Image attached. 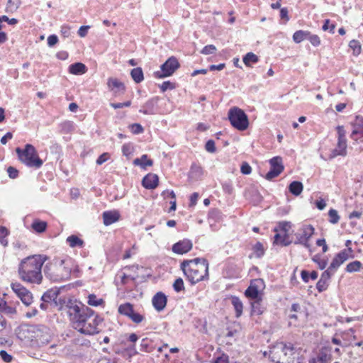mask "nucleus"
<instances>
[{"label":"nucleus","instance_id":"1","mask_svg":"<svg viewBox=\"0 0 363 363\" xmlns=\"http://www.w3.org/2000/svg\"><path fill=\"white\" fill-rule=\"evenodd\" d=\"M66 307L72 327L80 333L91 335L99 333L98 325L103 321L97 313L83 305L79 306L69 301Z\"/></svg>","mask_w":363,"mask_h":363},{"label":"nucleus","instance_id":"2","mask_svg":"<svg viewBox=\"0 0 363 363\" xmlns=\"http://www.w3.org/2000/svg\"><path fill=\"white\" fill-rule=\"evenodd\" d=\"M47 259L48 257L43 255H34L23 259L18 268L19 278L24 282L41 284L42 267Z\"/></svg>","mask_w":363,"mask_h":363},{"label":"nucleus","instance_id":"3","mask_svg":"<svg viewBox=\"0 0 363 363\" xmlns=\"http://www.w3.org/2000/svg\"><path fill=\"white\" fill-rule=\"evenodd\" d=\"M180 268L191 285L208 279L209 264L205 258L184 259L181 263Z\"/></svg>","mask_w":363,"mask_h":363},{"label":"nucleus","instance_id":"4","mask_svg":"<svg viewBox=\"0 0 363 363\" xmlns=\"http://www.w3.org/2000/svg\"><path fill=\"white\" fill-rule=\"evenodd\" d=\"M74 262L70 257L55 258L52 262L44 267V274L53 281H65L70 278Z\"/></svg>","mask_w":363,"mask_h":363},{"label":"nucleus","instance_id":"5","mask_svg":"<svg viewBox=\"0 0 363 363\" xmlns=\"http://www.w3.org/2000/svg\"><path fill=\"white\" fill-rule=\"evenodd\" d=\"M16 152L19 160L28 167L39 169L43 164V161L38 157L35 147L30 144H26L24 149L17 147Z\"/></svg>","mask_w":363,"mask_h":363},{"label":"nucleus","instance_id":"6","mask_svg":"<svg viewBox=\"0 0 363 363\" xmlns=\"http://www.w3.org/2000/svg\"><path fill=\"white\" fill-rule=\"evenodd\" d=\"M228 118L231 125L239 130H245L249 125L247 114L238 107H233L230 109Z\"/></svg>","mask_w":363,"mask_h":363},{"label":"nucleus","instance_id":"7","mask_svg":"<svg viewBox=\"0 0 363 363\" xmlns=\"http://www.w3.org/2000/svg\"><path fill=\"white\" fill-rule=\"evenodd\" d=\"M179 67L180 65L177 57L172 56L161 65L160 71H157L154 73V76L158 79L170 77Z\"/></svg>","mask_w":363,"mask_h":363},{"label":"nucleus","instance_id":"8","mask_svg":"<svg viewBox=\"0 0 363 363\" xmlns=\"http://www.w3.org/2000/svg\"><path fill=\"white\" fill-rule=\"evenodd\" d=\"M315 229L311 225H303L298 232L295 234L296 240L294 242V245H301L307 249H310L311 245L309 244V240L314 234Z\"/></svg>","mask_w":363,"mask_h":363},{"label":"nucleus","instance_id":"9","mask_svg":"<svg viewBox=\"0 0 363 363\" xmlns=\"http://www.w3.org/2000/svg\"><path fill=\"white\" fill-rule=\"evenodd\" d=\"M11 287L17 296L26 306H29L32 303V294L20 283H12Z\"/></svg>","mask_w":363,"mask_h":363},{"label":"nucleus","instance_id":"10","mask_svg":"<svg viewBox=\"0 0 363 363\" xmlns=\"http://www.w3.org/2000/svg\"><path fill=\"white\" fill-rule=\"evenodd\" d=\"M270 169L266 174L265 179L272 180V179L278 177L284 170L282 164V160L279 157H274L269 160Z\"/></svg>","mask_w":363,"mask_h":363},{"label":"nucleus","instance_id":"11","mask_svg":"<svg viewBox=\"0 0 363 363\" xmlns=\"http://www.w3.org/2000/svg\"><path fill=\"white\" fill-rule=\"evenodd\" d=\"M263 286L264 281L261 279L252 281L245 291V296L254 300L260 298V289Z\"/></svg>","mask_w":363,"mask_h":363},{"label":"nucleus","instance_id":"12","mask_svg":"<svg viewBox=\"0 0 363 363\" xmlns=\"http://www.w3.org/2000/svg\"><path fill=\"white\" fill-rule=\"evenodd\" d=\"M351 125L353 127V130L350 138L356 141L360 140L361 142H363V116H357Z\"/></svg>","mask_w":363,"mask_h":363},{"label":"nucleus","instance_id":"13","mask_svg":"<svg viewBox=\"0 0 363 363\" xmlns=\"http://www.w3.org/2000/svg\"><path fill=\"white\" fill-rule=\"evenodd\" d=\"M193 247L191 240L189 239H183L172 245V250L174 253L183 255L189 252Z\"/></svg>","mask_w":363,"mask_h":363},{"label":"nucleus","instance_id":"14","mask_svg":"<svg viewBox=\"0 0 363 363\" xmlns=\"http://www.w3.org/2000/svg\"><path fill=\"white\" fill-rule=\"evenodd\" d=\"M160 100L158 96H155L147 100L139 112L146 115H152L157 113V104Z\"/></svg>","mask_w":363,"mask_h":363},{"label":"nucleus","instance_id":"15","mask_svg":"<svg viewBox=\"0 0 363 363\" xmlns=\"http://www.w3.org/2000/svg\"><path fill=\"white\" fill-rule=\"evenodd\" d=\"M349 258L348 252L346 250H343L337 253L333 258L328 269L332 272H335L337 269Z\"/></svg>","mask_w":363,"mask_h":363},{"label":"nucleus","instance_id":"16","mask_svg":"<svg viewBox=\"0 0 363 363\" xmlns=\"http://www.w3.org/2000/svg\"><path fill=\"white\" fill-rule=\"evenodd\" d=\"M107 86L108 89L111 91L115 95L123 94L125 91V86L124 84L116 78H108L107 80Z\"/></svg>","mask_w":363,"mask_h":363},{"label":"nucleus","instance_id":"17","mask_svg":"<svg viewBox=\"0 0 363 363\" xmlns=\"http://www.w3.org/2000/svg\"><path fill=\"white\" fill-rule=\"evenodd\" d=\"M167 298L165 294L162 292H157L152 297V303L156 311L160 312L164 310L167 305Z\"/></svg>","mask_w":363,"mask_h":363},{"label":"nucleus","instance_id":"18","mask_svg":"<svg viewBox=\"0 0 363 363\" xmlns=\"http://www.w3.org/2000/svg\"><path fill=\"white\" fill-rule=\"evenodd\" d=\"M333 273V272L328 269L322 273L320 279L316 284V289L319 292H323L328 289L329 285L328 282Z\"/></svg>","mask_w":363,"mask_h":363},{"label":"nucleus","instance_id":"19","mask_svg":"<svg viewBox=\"0 0 363 363\" xmlns=\"http://www.w3.org/2000/svg\"><path fill=\"white\" fill-rule=\"evenodd\" d=\"M159 177L155 174L149 173L142 180V185L147 189H154L158 186Z\"/></svg>","mask_w":363,"mask_h":363},{"label":"nucleus","instance_id":"20","mask_svg":"<svg viewBox=\"0 0 363 363\" xmlns=\"http://www.w3.org/2000/svg\"><path fill=\"white\" fill-rule=\"evenodd\" d=\"M120 218V214L116 211H104L103 213V219L104 224L106 226L110 225L116 221H118Z\"/></svg>","mask_w":363,"mask_h":363},{"label":"nucleus","instance_id":"21","mask_svg":"<svg viewBox=\"0 0 363 363\" xmlns=\"http://www.w3.org/2000/svg\"><path fill=\"white\" fill-rule=\"evenodd\" d=\"M203 174V169L202 167L196 164L193 163L191 166L189 172V178L192 180H198L201 178Z\"/></svg>","mask_w":363,"mask_h":363},{"label":"nucleus","instance_id":"22","mask_svg":"<svg viewBox=\"0 0 363 363\" xmlns=\"http://www.w3.org/2000/svg\"><path fill=\"white\" fill-rule=\"evenodd\" d=\"M87 70L84 64L81 62H75L69 65V72L75 75L84 74Z\"/></svg>","mask_w":363,"mask_h":363},{"label":"nucleus","instance_id":"23","mask_svg":"<svg viewBox=\"0 0 363 363\" xmlns=\"http://www.w3.org/2000/svg\"><path fill=\"white\" fill-rule=\"evenodd\" d=\"M133 164L140 166L143 169H146L147 166L150 167L153 164V161L151 159H148L147 155H143L140 157L135 158L133 160Z\"/></svg>","mask_w":363,"mask_h":363},{"label":"nucleus","instance_id":"24","mask_svg":"<svg viewBox=\"0 0 363 363\" xmlns=\"http://www.w3.org/2000/svg\"><path fill=\"white\" fill-rule=\"evenodd\" d=\"M231 303L233 306L234 310L235 311L236 318H239L242 314L243 310V304L241 300L235 296H232L230 297Z\"/></svg>","mask_w":363,"mask_h":363},{"label":"nucleus","instance_id":"25","mask_svg":"<svg viewBox=\"0 0 363 363\" xmlns=\"http://www.w3.org/2000/svg\"><path fill=\"white\" fill-rule=\"evenodd\" d=\"M0 312L10 317H13L16 313V308L8 305L7 302L0 299Z\"/></svg>","mask_w":363,"mask_h":363},{"label":"nucleus","instance_id":"26","mask_svg":"<svg viewBox=\"0 0 363 363\" xmlns=\"http://www.w3.org/2000/svg\"><path fill=\"white\" fill-rule=\"evenodd\" d=\"M274 244L281 245L282 246H288L289 245L292 241L289 240L288 234L281 235L280 233H277L274 237Z\"/></svg>","mask_w":363,"mask_h":363},{"label":"nucleus","instance_id":"27","mask_svg":"<svg viewBox=\"0 0 363 363\" xmlns=\"http://www.w3.org/2000/svg\"><path fill=\"white\" fill-rule=\"evenodd\" d=\"M277 347L281 350V351L284 354L285 356L288 354H293L294 353L295 347L294 345L291 342H279L277 345Z\"/></svg>","mask_w":363,"mask_h":363},{"label":"nucleus","instance_id":"28","mask_svg":"<svg viewBox=\"0 0 363 363\" xmlns=\"http://www.w3.org/2000/svg\"><path fill=\"white\" fill-rule=\"evenodd\" d=\"M58 291L54 289L48 290L41 296V301L43 302H48L49 303L52 301H55L58 296Z\"/></svg>","mask_w":363,"mask_h":363},{"label":"nucleus","instance_id":"29","mask_svg":"<svg viewBox=\"0 0 363 363\" xmlns=\"http://www.w3.org/2000/svg\"><path fill=\"white\" fill-rule=\"evenodd\" d=\"M252 250L253 251V255L256 258L262 257L266 251V248L264 247L263 244L259 241L252 245Z\"/></svg>","mask_w":363,"mask_h":363},{"label":"nucleus","instance_id":"30","mask_svg":"<svg viewBox=\"0 0 363 363\" xmlns=\"http://www.w3.org/2000/svg\"><path fill=\"white\" fill-rule=\"evenodd\" d=\"M303 189V184L301 182L294 181L289 186V191L294 196H298L301 194Z\"/></svg>","mask_w":363,"mask_h":363},{"label":"nucleus","instance_id":"31","mask_svg":"<svg viewBox=\"0 0 363 363\" xmlns=\"http://www.w3.org/2000/svg\"><path fill=\"white\" fill-rule=\"evenodd\" d=\"M67 242L71 247H83L84 244V241L82 239H80L79 238L74 235L69 236L67 238Z\"/></svg>","mask_w":363,"mask_h":363},{"label":"nucleus","instance_id":"32","mask_svg":"<svg viewBox=\"0 0 363 363\" xmlns=\"http://www.w3.org/2000/svg\"><path fill=\"white\" fill-rule=\"evenodd\" d=\"M262 298L255 299L251 303L252 306V315H261L264 312V308L261 304Z\"/></svg>","mask_w":363,"mask_h":363},{"label":"nucleus","instance_id":"33","mask_svg":"<svg viewBox=\"0 0 363 363\" xmlns=\"http://www.w3.org/2000/svg\"><path fill=\"white\" fill-rule=\"evenodd\" d=\"M130 75L133 81L138 84L144 79L143 72L142 68L136 67L131 70Z\"/></svg>","mask_w":363,"mask_h":363},{"label":"nucleus","instance_id":"34","mask_svg":"<svg viewBox=\"0 0 363 363\" xmlns=\"http://www.w3.org/2000/svg\"><path fill=\"white\" fill-rule=\"evenodd\" d=\"M133 311L134 310L133 305L130 303L121 304L118 307V313L128 318L130 316Z\"/></svg>","mask_w":363,"mask_h":363},{"label":"nucleus","instance_id":"35","mask_svg":"<svg viewBox=\"0 0 363 363\" xmlns=\"http://www.w3.org/2000/svg\"><path fill=\"white\" fill-rule=\"evenodd\" d=\"M242 61L247 67H251V64H255L259 61V57L257 55L250 52H247L243 57Z\"/></svg>","mask_w":363,"mask_h":363},{"label":"nucleus","instance_id":"36","mask_svg":"<svg viewBox=\"0 0 363 363\" xmlns=\"http://www.w3.org/2000/svg\"><path fill=\"white\" fill-rule=\"evenodd\" d=\"M309 31L299 30L296 31L293 35V40L296 43H300L303 40L308 38Z\"/></svg>","mask_w":363,"mask_h":363},{"label":"nucleus","instance_id":"37","mask_svg":"<svg viewBox=\"0 0 363 363\" xmlns=\"http://www.w3.org/2000/svg\"><path fill=\"white\" fill-rule=\"evenodd\" d=\"M47 226L48 225L45 221L40 220H35L32 223L33 229L38 233L45 232L47 228Z\"/></svg>","mask_w":363,"mask_h":363},{"label":"nucleus","instance_id":"38","mask_svg":"<svg viewBox=\"0 0 363 363\" xmlns=\"http://www.w3.org/2000/svg\"><path fill=\"white\" fill-rule=\"evenodd\" d=\"M152 342L147 338H143L140 342V350L145 352H151L153 351Z\"/></svg>","mask_w":363,"mask_h":363},{"label":"nucleus","instance_id":"39","mask_svg":"<svg viewBox=\"0 0 363 363\" xmlns=\"http://www.w3.org/2000/svg\"><path fill=\"white\" fill-rule=\"evenodd\" d=\"M291 225L290 222L282 221L279 222L277 227L274 228V230L275 232L281 231L284 234H288L289 229L291 228Z\"/></svg>","mask_w":363,"mask_h":363},{"label":"nucleus","instance_id":"40","mask_svg":"<svg viewBox=\"0 0 363 363\" xmlns=\"http://www.w3.org/2000/svg\"><path fill=\"white\" fill-rule=\"evenodd\" d=\"M362 267V264L357 260L349 263L346 267V272L352 273L359 272Z\"/></svg>","mask_w":363,"mask_h":363},{"label":"nucleus","instance_id":"41","mask_svg":"<svg viewBox=\"0 0 363 363\" xmlns=\"http://www.w3.org/2000/svg\"><path fill=\"white\" fill-rule=\"evenodd\" d=\"M104 303L102 298H97L95 294H89L88 296L87 303L92 306H99Z\"/></svg>","mask_w":363,"mask_h":363},{"label":"nucleus","instance_id":"42","mask_svg":"<svg viewBox=\"0 0 363 363\" xmlns=\"http://www.w3.org/2000/svg\"><path fill=\"white\" fill-rule=\"evenodd\" d=\"M349 47L353 50V55L355 56L361 53V45L357 40H352L349 43Z\"/></svg>","mask_w":363,"mask_h":363},{"label":"nucleus","instance_id":"43","mask_svg":"<svg viewBox=\"0 0 363 363\" xmlns=\"http://www.w3.org/2000/svg\"><path fill=\"white\" fill-rule=\"evenodd\" d=\"M9 234V232L6 227L0 226V243L4 246H7L8 245L6 237Z\"/></svg>","mask_w":363,"mask_h":363},{"label":"nucleus","instance_id":"44","mask_svg":"<svg viewBox=\"0 0 363 363\" xmlns=\"http://www.w3.org/2000/svg\"><path fill=\"white\" fill-rule=\"evenodd\" d=\"M313 361L317 363H330V355L322 351L318 354L317 359Z\"/></svg>","mask_w":363,"mask_h":363},{"label":"nucleus","instance_id":"45","mask_svg":"<svg viewBox=\"0 0 363 363\" xmlns=\"http://www.w3.org/2000/svg\"><path fill=\"white\" fill-rule=\"evenodd\" d=\"M329 222L333 224H336L340 220V216L336 210L331 208L328 211Z\"/></svg>","mask_w":363,"mask_h":363},{"label":"nucleus","instance_id":"46","mask_svg":"<svg viewBox=\"0 0 363 363\" xmlns=\"http://www.w3.org/2000/svg\"><path fill=\"white\" fill-rule=\"evenodd\" d=\"M21 0H8L6 9L8 11H16L21 5Z\"/></svg>","mask_w":363,"mask_h":363},{"label":"nucleus","instance_id":"47","mask_svg":"<svg viewBox=\"0 0 363 363\" xmlns=\"http://www.w3.org/2000/svg\"><path fill=\"white\" fill-rule=\"evenodd\" d=\"M61 130L64 133H68L73 130L74 125L71 121H65L60 124Z\"/></svg>","mask_w":363,"mask_h":363},{"label":"nucleus","instance_id":"48","mask_svg":"<svg viewBox=\"0 0 363 363\" xmlns=\"http://www.w3.org/2000/svg\"><path fill=\"white\" fill-rule=\"evenodd\" d=\"M312 260L317 263V264L318 265V267L320 269H323L326 267L327 264H328V262L327 260L325 259H323L320 258V255H315L313 258H312Z\"/></svg>","mask_w":363,"mask_h":363},{"label":"nucleus","instance_id":"49","mask_svg":"<svg viewBox=\"0 0 363 363\" xmlns=\"http://www.w3.org/2000/svg\"><path fill=\"white\" fill-rule=\"evenodd\" d=\"M173 288L176 292H180L184 290L183 279L182 278H177L173 284Z\"/></svg>","mask_w":363,"mask_h":363},{"label":"nucleus","instance_id":"50","mask_svg":"<svg viewBox=\"0 0 363 363\" xmlns=\"http://www.w3.org/2000/svg\"><path fill=\"white\" fill-rule=\"evenodd\" d=\"M337 147L341 150V154H347V139L337 138Z\"/></svg>","mask_w":363,"mask_h":363},{"label":"nucleus","instance_id":"51","mask_svg":"<svg viewBox=\"0 0 363 363\" xmlns=\"http://www.w3.org/2000/svg\"><path fill=\"white\" fill-rule=\"evenodd\" d=\"M307 39L310 41V43L313 46H318V45H320V39L319 36L317 35L311 34L309 32V35H308V38Z\"/></svg>","mask_w":363,"mask_h":363},{"label":"nucleus","instance_id":"52","mask_svg":"<svg viewBox=\"0 0 363 363\" xmlns=\"http://www.w3.org/2000/svg\"><path fill=\"white\" fill-rule=\"evenodd\" d=\"M217 50L216 46L213 45H206L201 51V53L203 55H210L213 54Z\"/></svg>","mask_w":363,"mask_h":363},{"label":"nucleus","instance_id":"53","mask_svg":"<svg viewBox=\"0 0 363 363\" xmlns=\"http://www.w3.org/2000/svg\"><path fill=\"white\" fill-rule=\"evenodd\" d=\"M160 88L162 92H164L168 89H174L175 88V85L174 83L169 81H166L164 82L161 85H160Z\"/></svg>","mask_w":363,"mask_h":363},{"label":"nucleus","instance_id":"54","mask_svg":"<svg viewBox=\"0 0 363 363\" xmlns=\"http://www.w3.org/2000/svg\"><path fill=\"white\" fill-rule=\"evenodd\" d=\"M131 132L134 134H140L144 131L143 126L139 123H133L130 125Z\"/></svg>","mask_w":363,"mask_h":363},{"label":"nucleus","instance_id":"55","mask_svg":"<svg viewBox=\"0 0 363 363\" xmlns=\"http://www.w3.org/2000/svg\"><path fill=\"white\" fill-rule=\"evenodd\" d=\"M129 318L135 323H140L144 320V317L142 315L135 311L133 312Z\"/></svg>","mask_w":363,"mask_h":363},{"label":"nucleus","instance_id":"56","mask_svg":"<svg viewBox=\"0 0 363 363\" xmlns=\"http://www.w3.org/2000/svg\"><path fill=\"white\" fill-rule=\"evenodd\" d=\"M206 150L208 152L213 153L216 152L215 142L213 140H209L206 142L205 145Z\"/></svg>","mask_w":363,"mask_h":363},{"label":"nucleus","instance_id":"57","mask_svg":"<svg viewBox=\"0 0 363 363\" xmlns=\"http://www.w3.org/2000/svg\"><path fill=\"white\" fill-rule=\"evenodd\" d=\"M0 357L6 363H10L13 360V357L5 350L0 351Z\"/></svg>","mask_w":363,"mask_h":363},{"label":"nucleus","instance_id":"58","mask_svg":"<svg viewBox=\"0 0 363 363\" xmlns=\"http://www.w3.org/2000/svg\"><path fill=\"white\" fill-rule=\"evenodd\" d=\"M329 24H330V20L326 19L324 22L322 29L325 31L329 29L330 33H334L335 28V24H331L330 26Z\"/></svg>","mask_w":363,"mask_h":363},{"label":"nucleus","instance_id":"59","mask_svg":"<svg viewBox=\"0 0 363 363\" xmlns=\"http://www.w3.org/2000/svg\"><path fill=\"white\" fill-rule=\"evenodd\" d=\"M240 171L243 174H249L252 172V168L247 162H244L242 163Z\"/></svg>","mask_w":363,"mask_h":363},{"label":"nucleus","instance_id":"60","mask_svg":"<svg viewBox=\"0 0 363 363\" xmlns=\"http://www.w3.org/2000/svg\"><path fill=\"white\" fill-rule=\"evenodd\" d=\"M122 152H123V155L126 157L130 156L133 152V149H132L131 145L130 144H124L122 146Z\"/></svg>","mask_w":363,"mask_h":363},{"label":"nucleus","instance_id":"61","mask_svg":"<svg viewBox=\"0 0 363 363\" xmlns=\"http://www.w3.org/2000/svg\"><path fill=\"white\" fill-rule=\"evenodd\" d=\"M109 154L108 152H104L98 157V159L96 160V164L101 165L105 162H106L109 159Z\"/></svg>","mask_w":363,"mask_h":363},{"label":"nucleus","instance_id":"62","mask_svg":"<svg viewBox=\"0 0 363 363\" xmlns=\"http://www.w3.org/2000/svg\"><path fill=\"white\" fill-rule=\"evenodd\" d=\"M7 172H8L9 177L11 179H16L18 176V171L13 167H9L7 169Z\"/></svg>","mask_w":363,"mask_h":363},{"label":"nucleus","instance_id":"63","mask_svg":"<svg viewBox=\"0 0 363 363\" xmlns=\"http://www.w3.org/2000/svg\"><path fill=\"white\" fill-rule=\"evenodd\" d=\"M58 42V38L56 35H50L48 38V45L50 47H53Z\"/></svg>","mask_w":363,"mask_h":363},{"label":"nucleus","instance_id":"64","mask_svg":"<svg viewBox=\"0 0 363 363\" xmlns=\"http://www.w3.org/2000/svg\"><path fill=\"white\" fill-rule=\"evenodd\" d=\"M215 363H229V357L228 355L223 354L215 359Z\"/></svg>","mask_w":363,"mask_h":363}]
</instances>
